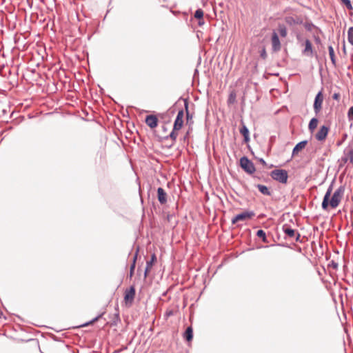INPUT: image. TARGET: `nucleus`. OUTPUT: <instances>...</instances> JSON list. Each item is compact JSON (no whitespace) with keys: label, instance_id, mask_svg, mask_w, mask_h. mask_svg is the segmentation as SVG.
<instances>
[{"label":"nucleus","instance_id":"5701e85b","mask_svg":"<svg viewBox=\"0 0 353 353\" xmlns=\"http://www.w3.org/2000/svg\"><path fill=\"white\" fill-rule=\"evenodd\" d=\"M256 236L261 238L263 242H267L265 232L263 230H259L256 232Z\"/></svg>","mask_w":353,"mask_h":353},{"label":"nucleus","instance_id":"b1692460","mask_svg":"<svg viewBox=\"0 0 353 353\" xmlns=\"http://www.w3.org/2000/svg\"><path fill=\"white\" fill-rule=\"evenodd\" d=\"M347 35L348 41L353 45V26L349 28Z\"/></svg>","mask_w":353,"mask_h":353},{"label":"nucleus","instance_id":"cd10ccee","mask_svg":"<svg viewBox=\"0 0 353 353\" xmlns=\"http://www.w3.org/2000/svg\"><path fill=\"white\" fill-rule=\"evenodd\" d=\"M347 119L349 121H353V106H351L348 110Z\"/></svg>","mask_w":353,"mask_h":353},{"label":"nucleus","instance_id":"bb28decb","mask_svg":"<svg viewBox=\"0 0 353 353\" xmlns=\"http://www.w3.org/2000/svg\"><path fill=\"white\" fill-rule=\"evenodd\" d=\"M303 24L307 31H312V28L314 27V24L312 22H306Z\"/></svg>","mask_w":353,"mask_h":353},{"label":"nucleus","instance_id":"7ed1b4c3","mask_svg":"<svg viewBox=\"0 0 353 353\" xmlns=\"http://www.w3.org/2000/svg\"><path fill=\"white\" fill-rule=\"evenodd\" d=\"M240 165L248 174H253L256 170L254 163L246 157L240 159Z\"/></svg>","mask_w":353,"mask_h":353},{"label":"nucleus","instance_id":"2eb2a0df","mask_svg":"<svg viewBox=\"0 0 353 353\" xmlns=\"http://www.w3.org/2000/svg\"><path fill=\"white\" fill-rule=\"evenodd\" d=\"M307 143V141H306V140L302 141L298 143L295 145V147L294 148V149L292 150V155L294 156V155L297 154L299 151H301V150L305 148Z\"/></svg>","mask_w":353,"mask_h":353},{"label":"nucleus","instance_id":"423d86ee","mask_svg":"<svg viewBox=\"0 0 353 353\" xmlns=\"http://www.w3.org/2000/svg\"><path fill=\"white\" fill-rule=\"evenodd\" d=\"M285 22L290 26L295 25H301L303 23V20L301 16H285L284 18Z\"/></svg>","mask_w":353,"mask_h":353},{"label":"nucleus","instance_id":"aec40b11","mask_svg":"<svg viewBox=\"0 0 353 353\" xmlns=\"http://www.w3.org/2000/svg\"><path fill=\"white\" fill-rule=\"evenodd\" d=\"M193 337V330L191 327H188L185 333H184V338L188 341H190L192 339Z\"/></svg>","mask_w":353,"mask_h":353},{"label":"nucleus","instance_id":"6e6552de","mask_svg":"<svg viewBox=\"0 0 353 353\" xmlns=\"http://www.w3.org/2000/svg\"><path fill=\"white\" fill-rule=\"evenodd\" d=\"M283 232L290 238H295L296 241H298L300 238V234L296 232L294 229L291 228L288 225H283Z\"/></svg>","mask_w":353,"mask_h":353},{"label":"nucleus","instance_id":"20e7f679","mask_svg":"<svg viewBox=\"0 0 353 353\" xmlns=\"http://www.w3.org/2000/svg\"><path fill=\"white\" fill-rule=\"evenodd\" d=\"M255 215L253 211H245L234 216L231 221L232 224L236 223L238 221H244L252 219Z\"/></svg>","mask_w":353,"mask_h":353},{"label":"nucleus","instance_id":"2f4dec72","mask_svg":"<svg viewBox=\"0 0 353 353\" xmlns=\"http://www.w3.org/2000/svg\"><path fill=\"white\" fill-rule=\"evenodd\" d=\"M101 317V315H99L97 316V317H95L94 319H93L92 321H90V322H88L86 323H85L83 325V326H85V325H90L92 323H93L94 322L97 321L99 318Z\"/></svg>","mask_w":353,"mask_h":353},{"label":"nucleus","instance_id":"39448f33","mask_svg":"<svg viewBox=\"0 0 353 353\" xmlns=\"http://www.w3.org/2000/svg\"><path fill=\"white\" fill-rule=\"evenodd\" d=\"M135 288L131 286L130 288L126 289L125 291L124 301L127 305L130 306L134 301L135 296Z\"/></svg>","mask_w":353,"mask_h":353},{"label":"nucleus","instance_id":"f704fd0d","mask_svg":"<svg viewBox=\"0 0 353 353\" xmlns=\"http://www.w3.org/2000/svg\"><path fill=\"white\" fill-rule=\"evenodd\" d=\"M198 24H199V26H202L204 24V21H203V18L199 20Z\"/></svg>","mask_w":353,"mask_h":353},{"label":"nucleus","instance_id":"f8f14e48","mask_svg":"<svg viewBox=\"0 0 353 353\" xmlns=\"http://www.w3.org/2000/svg\"><path fill=\"white\" fill-rule=\"evenodd\" d=\"M303 54L307 57H312L313 50L312 43L309 39L305 41V48L302 51Z\"/></svg>","mask_w":353,"mask_h":353},{"label":"nucleus","instance_id":"c9c22d12","mask_svg":"<svg viewBox=\"0 0 353 353\" xmlns=\"http://www.w3.org/2000/svg\"><path fill=\"white\" fill-rule=\"evenodd\" d=\"M260 161H261L263 164H265V161L263 159H261Z\"/></svg>","mask_w":353,"mask_h":353},{"label":"nucleus","instance_id":"f3484780","mask_svg":"<svg viewBox=\"0 0 353 353\" xmlns=\"http://www.w3.org/2000/svg\"><path fill=\"white\" fill-rule=\"evenodd\" d=\"M155 260H156V256L154 254L152 255L151 259L150 261H147L146 268H145V272H144L145 278L148 276V273L149 270H150V268H152V264Z\"/></svg>","mask_w":353,"mask_h":353},{"label":"nucleus","instance_id":"1a4fd4ad","mask_svg":"<svg viewBox=\"0 0 353 353\" xmlns=\"http://www.w3.org/2000/svg\"><path fill=\"white\" fill-rule=\"evenodd\" d=\"M184 112L183 110L178 112L176 119L174 123L173 128L174 130H179L183 124Z\"/></svg>","mask_w":353,"mask_h":353},{"label":"nucleus","instance_id":"6ab92c4d","mask_svg":"<svg viewBox=\"0 0 353 353\" xmlns=\"http://www.w3.org/2000/svg\"><path fill=\"white\" fill-rule=\"evenodd\" d=\"M318 125V119L316 118H312L308 125L309 130L312 132Z\"/></svg>","mask_w":353,"mask_h":353},{"label":"nucleus","instance_id":"7c9ffc66","mask_svg":"<svg viewBox=\"0 0 353 353\" xmlns=\"http://www.w3.org/2000/svg\"><path fill=\"white\" fill-rule=\"evenodd\" d=\"M185 108L186 110L187 119L188 120L189 118H192V117L190 115V113L188 112V101L186 99L185 100Z\"/></svg>","mask_w":353,"mask_h":353},{"label":"nucleus","instance_id":"393cba45","mask_svg":"<svg viewBox=\"0 0 353 353\" xmlns=\"http://www.w3.org/2000/svg\"><path fill=\"white\" fill-rule=\"evenodd\" d=\"M203 17V11L201 9H197L194 12V17L199 19H202Z\"/></svg>","mask_w":353,"mask_h":353},{"label":"nucleus","instance_id":"4be33fe9","mask_svg":"<svg viewBox=\"0 0 353 353\" xmlns=\"http://www.w3.org/2000/svg\"><path fill=\"white\" fill-rule=\"evenodd\" d=\"M278 30L281 37H285L287 36V29L284 25L279 24L278 27Z\"/></svg>","mask_w":353,"mask_h":353},{"label":"nucleus","instance_id":"412c9836","mask_svg":"<svg viewBox=\"0 0 353 353\" xmlns=\"http://www.w3.org/2000/svg\"><path fill=\"white\" fill-rule=\"evenodd\" d=\"M329 55L331 59V61L334 65H336V59L334 55V50L332 46L328 47Z\"/></svg>","mask_w":353,"mask_h":353},{"label":"nucleus","instance_id":"c756f323","mask_svg":"<svg viewBox=\"0 0 353 353\" xmlns=\"http://www.w3.org/2000/svg\"><path fill=\"white\" fill-rule=\"evenodd\" d=\"M178 130H174V129L172 130V131L171 132V133L170 134V137L174 141H175L177 137H178V133L176 132Z\"/></svg>","mask_w":353,"mask_h":353},{"label":"nucleus","instance_id":"9b49d317","mask_svg":"<svg viewBox=\"0 0 353 353\" xmlns=\"http://www.w3.org/2000/svg\"><path fill=\"white\" fill-rule=\"evenodd\" d=\"M272 46L274 52L279 51L281 49V42L277 33L275 32L272 35Z\"/></svg>","mask_w":353,"mask_h":353},{"label":"nucleus","instance_id":"f257e3e1","mask_svg":"<svg viewBox=\"0 0 353 353\" xmlns=\"http://www.w3.org/2000/svg\"><path fill=\"white\" fill-rule=\"evenodd\" d=\"M345 189V186L343 185L339 187L333 193L332 196L329 202V199L332 192V184H331L327 188L323 197L321 205L322 208L326 210H327L329 205L332 207V208H337L343 197Z\"/></svg>","mask_w":353,"mask_h":353},{"label":"nucleus","instance_id":"72a5a7b5","mask_svg":"<svg viewBox=\"0 0 353 353\" xmlns=\"http://www.w3.org/2000/svg\"><path fill=\"white\" fill-rule=\"evenodd\" d=\"M339 94H337V93H334V95H333V99H336V100H338L339 99Z\"/></svg>","mask_w":353,"mask_h":353},{"label":"nucleus","instance_id":"c85d7f7f","mask_svg":"<svg viewBox=\"0 0 353 353\" xmlns=\"http://www.w3.org/2000/svg\"><path fill=\"white\" fill-rule=\"evenodd\" d=\"M137 252H136V254H135V255H134V256L133 258V263H132V264L130 266V276L132 275L134 270V268H135V262H136V260H137Z\"/></svg>","mask_w":353,"mask_h":353},{"label":"nucleus","instance_id":"0eeeda50","mask_svg":"<svg viewBox=\"0 0 353 353\" xmlns=\"http://www.w3.org/2000/svg\"><path fill=\"white\" fill-rule=\"evenodd\" d=\"M323 101V96L321 92H318L314 99V110L316 114L319 113L322 108Z\"/></svg>","mask_w":353,"mask_h":353},{"label":"nucleus","instance_id":"4468645a","mask_svg":"<svg viewBox=\"0 0 353 353\" xmlns=\"http://www.w3.org/2000/svg\"><path fill=\"white\" fill-rule=\"evenodd\" d=\"M157 196L161 204H165L167 202V194L162 188L157 189Z\"/></svg>","mask_w":353,"mask_h":353},{"label":"nucleus","instance_id":"ddd939ff","mask_svg":"<svg viewBox=\"0 0 353 353\" xmlns=\"http://www.w3.org/2000/svg\"><path fill=\"white\" fill-rule=\"evenodd\" d=\"M145 123L151 128H154L158 125V119L154 115H148L145 118Z\"/></svg>","mask_w":353,"mask_h":353},{"label":"nucleus","instance_id":"a878e982","mask_svg":"<svg viewBox=\"0 0 353 353\" xmlns=\"http://www.w3.org/2000/svg\"><path fill=\"white\" fill-rule=\"evenodd\" d=\"M341 2L346 6L347 10H353V6L352 5L350 0H341Z\"/></svg>","mask_w":353,"mask_h":353},{"label":"nucleus","instance_id":"9d476101","mask_svg":"<svg viewBox=\"0 0 353 353\" xmlns=\"http://www.w3.org/2000/svg\"><path fill=\"white\" fill-rule=\"evenodd\" d=\"M328 132L329 128L325 125H323L316 134L315 138L319 141H323L326 139Z\"/></svg>","mask_w":353,"mask_h":353},{"label":"nucleus","instance_id":"473e14b6","mask_svg":"<svg viewBox=\"0 0 353 353\" xmlns=\"http://www.w3.org/2000/svg\"><path fill=\"white\" fill-rule=\"evenodd\" d=\"M260 55L261 57L265 59L267 57V54H266V51H265V49L263 48L261 51V53H260Z\"/></svg>","mask_w":353,"mask_h":353},{"label":"nucleus","instance_id":"a211bd4d","mask_svg":"<svg viewBox=\"0 0 353 353\" xmlns=\"http://www.w3.org/2000/svg\"><path fill=\"white\" fill-rule=\"evenodd\" d=\"M256 187L261 194L267 196H270L271 194V192L267 186L261 184H258Z\"/></svg>","mask_w":353,"mask_h":353},{"label":"nucleus","instance_id":"f03ea898","mask_svg":"<svg viewBox=\"0 0 353 353\" xmlns=\"http://www.w3.org/2000/svg\"><path fill=\"white\" fill-rule=\"evenodd\" d=\"M270 176L274 180H275L281 183L285 184L288 182V174L285 170H282V169L274 170L271 172Z\"/></svg>","mask_w":353,"mask_h":353},{"label":"nucleus","instance_id":"dca6fc26","mask_svg":"<svg viewBox=\"0 0 353 353\" xmlns=\"http://www.w3.org/2000/svg\"><path fill=\"white\" fill-rule=\"evenodd\" d=\"M240 133L243 136L244 141L248 142L250 141L249 130L242 121V127L239 130Z\"/></svg>","mask_w":353,"mask_h":353}]
</instances>
